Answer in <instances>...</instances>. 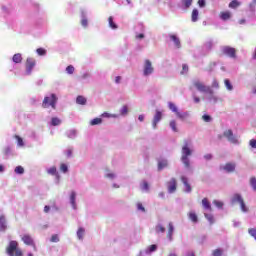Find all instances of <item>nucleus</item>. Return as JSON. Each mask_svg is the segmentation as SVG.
<instances>
[{"label": "nucleus", "instance_id": "f257e3e1", "mask_svg": "<svg viewBox=\"0 0 256 256\" xmlns=\"http://www.w3.org/2000/svg\"><path fill=\"white\" fill-rule=\"evenodd\" d=\"M192 155H193V150L191 149V142H189V140H184V144L182 146L181 161L187 169L191 167V162L189 161V157H191Z\"/></svg>", "mask_w": 256, "mask_h": 256}, {"label": "nucleus", "instance_id": "f03ea898", "mask_svg": "<svg viewBox=\"0 0 256 256\" xmlns=\"http://www.w3.org/2000/svg\"><path fill=\"white\" fill-rule=\"evenodd\" d=\"M6 253L9 256H23V251L19 248V243L15 240L9 242Z\"/></svg>", "mask_w": 256, "mask_h": 256}, {"label": "nucleus", "instance_id": "7ed1b4c3", "mask_svg": "<svg viewBox=\"0 0 256 256\" xmlns=\"http://www.w3.org/2000/svg\"><path fill=\"white\" fill-rule=\"evenodd\" d=\"M57 105V96L55 94H51V96H46L42 102V107L47 109L48 107H52V109H56Z\"/></svg>", "mask_w": 256, "mask_h": 256}, {"label": "nucleus", "instance_id": "20e7f679", "mask_svg": "<svg viewBox=\"0 0 256 256\" xmlns=\"http://www.w3.org/2000/svg\"><path fill=\"white\" fill-rule=\"evenodd\" d=\"M192 84L197 89V91H200V93H213L211 87L205 86V84L199 80H194Z\"/></svg>", "mask_w": 256, "mask_h": 256}, {"label": "nucleus", "instance_id": "39448f33", "mask_svg": "<svg viewBox=\"0 0 256 256\" xmlns=\"http://www.w3.org/2000/svg\"><path fill=\"white\" fill-rule=\"evenodd\" d=\"M232 203H239L241 207V211L243 213H247L249 211V208L245 205V201H243V197H241V194H235L232 198Z\"/></svg>", "mask_w": 256, "mask_h": 256}, {"label": "nucleus", "instance_id": "423d86ee", "mask_svg": "<svg viewBox=\"0 0 256 256\" xmlns=\"http://www.w3.org/2000/svg\"><path fill=\"white\" fill-rule=\"evenodd\" d=\"M223 135L228 139L229 143H232L233 145H237L239 143L237 136L233 135V130H226Z\"/></svg>", "mask_w": 256, "mask_h": 256}, {"label": "nucleus", "instance_id": "0eeeda50", "mask_svg": "<svg viewBox=\"0 0 256 256\" xmlns=\"http://www.w3.org/2000/svg\"><path fill=\"white\" fill-rule=\"evenodd\" d=\"M153 71H155V69L153 68V64L150 62V60H145L143 70V74L145 75V77L151 75Z\"/></svg>", "mask_w": 256, "mask_h": 256}, {"label": "nucleus", "instance_id": "6e6552de", "mask_svg": "<svg viewBox=\"0 0 256 256\" xmlns=\"http://www.w3.org/2000/svg\"><path fill=\"white\" fill-rule=\"evenodd\" d=\"M224 55H227L228 57H231L232 59H235L237 57V50L233 47L225 46L223 48Z\"/></svg>", "mask_w": 256, "mask_h": 256}, {"label": "nucleus", "instance_id": "1a4fd4ad", "mask_svg": "<svg viewBox=\"0 0 256 256\" xmlns=\"http://www.w3.org/2000/svg\"><path fill=\"white\" fill-rule=\"evenodd\" d=\"M36 64H37V62L35 61V59L27 58V60H26L27 75H31V72L33 71V67H35Z\"/></svg>", "mask_w": 256, "mask_h": 256}, {"label": "nucleus", "instance_id": "9d476101", "mask_svg": "<svg viewBox=\"0 0 256 256\" xmlns=\"http://www.w3.org/2000/svg\"><path fill=\"white\" fill-rule=\"evenodd\" d=\"M168 193H175L177 191V179L171 178L170 181L167 182Z\"/></svg>", "mask_w": 256, "mask_h": 256}, {"label": "nucleus", "instance_id": "9b49d317", "mask_svg": "<svg viewBox=\"0 0 256 256\" xmlns=\"http://www.w3.org/2000/svg\"><path fill=\"white\" fill-rule=\"evenodd\" d=\"M163 119V112L156 110V114L154 115L153 122H152V127L153 129H157V123Z\"/></svg>", "mask_w": 256, "mask_h": 256}, {"label": "nucleus", "instance_id": "f8f14e48", "mask_svg": "<svg viewBox=\"0 0 256 256\" xmlns=\"http://www.w3.org/2000/svg\"><path fill=\"white\" fill-rule=\"evenodd\" d=\"M22 241L25 245H28L30 247H35V241H33V238L29 234L23 235Z\"/></svg>", "mask_w": 256, "mask_h": 256}, {"label": "nucleus", "instance_id": "ddd939ff", "mask_svg": "<svg viewBox=\"0 0 256 256\" xmlns=\"http://www.w3.org/2000/svg\"><path fill=\"white\" fill-rule=\"evenodd\" d=\"M180 179H181L183 185L186 187L185 192L186 193H191L192 188H191V184H189V179H187V177H185V176H181Z\"/></svg>", "mask_w": 256, "mask_h": 256}, {"label": "nucleus", "instance_id": "4468645a", "mask_svg": "<svg viewBox=\"0 0 256 256\" xmlns=\"http://www.w3.org/2000/svg\"><path fill=\"white\" fill-rule=\"evenodd\" d=\"M235 167H236L235 163L228 162L225 164L223 169L224 171H226V173H234Z\"/></svg>", "mask_w": 256, "mask_h": 256}, {"label": "nucleus", "instance_id": "2eb2a0df", "mask_svg": "<svg viewBox=\"0 0 256 256\" xmlns=\"http://www.w3.org/2000/svg\"><path fill=\"white\" fill-rule=\"evenodd\" d=\"M202 207L206 210V211H213V208L211 207V202L209 201V199L204 198L202 200Z\"/></svg>", "mask_w": 256, "mask_h": 256}, {"label": "nucleus", "instance_id": "dca6fc26", "mask_svg": "<svg viewBox=\"0 0 256 256\" xmlns=\"http://www.w3.org/2000/svg\"><path fill=\"white\" fill-rule=\"evenodd\" d=\"M176 117L178 119H180V121H186L187 119H189V112H180V111H178L176 113Z\"/></svg>", "mask_w": 256, "mask_h": 256}, {"label": "nucleus", "instance_id": "f3484780", "mask_svg": "<svg viewBox=\"0 0 256 256\" xmlns=\"http://www.w3.org/2000/svg\"><path fill=\"white\" fill-rule=\"evenodd\" d=\"M173 231H175V228L173 227V223L170 222L168 224V233H167V239H169V241H173Z\"/></svg>", "mask_w": 256, "mask_h": 256}, {"label": "nucleus", "instance_id": "a211bd4d", "mask_svg": "<svg viewBox=\"0 0 256 256\" xmlns=\"http://www.w3.org/2000/svg\"><path fill=\"white\" fill-rule=\"evenodd\" d=\"M219 17L220 19H222V21H229V19H231V12L229 11L220 12Z\"/></svg>", "mask_w": 256, "mask_h": 256}, {"label": "nucleus", "instance_id": "6ab92c4d", "mask_svg": "<svg viewBox=\"0 0 256 256\" xmlns=\"http://www.w3.org/2000/svg\"><path fill=\"white\" fill-rule=\"evenodd\" d=\"M0 231H7V220L3 215L0 216Z\"/></svg>", "mask_w": 256, "mask_h": 256}, {"label": "nucleus", "instance_id": "aec40b11", "mask_svg": "<svg viewBox=\"0 0 256 256\" xmlns=\"http://www.w3.org/2000/svg\"><path fill=\"white\" fill-rule=\"evenodd\" d=\"M76 197H77V194L75 192H71L70 203L73 209H77V203L75 202Z\"/></svg>", "mask_w": 256, "mask_h": 256}, {"label": "nucleus", "instance_id": "412c9836", "mask_svg": "<svg viewBox=\"0 0 256 256\" xmlns=\"http://www.w3.org/2000/svg\"><path fill=\"white\" fill-rule=\"evenodd\" d=\"M191 19L193 23H197V21L199 20V10L197 9L192 10Z\"/></svg>", "mask_w": 256, "mask_h": 256}, {"label": "nucleus", "instance_id": "4be33fe9", "mask_svg": "<svg viewBox=\"0 0 256 256\" xmlns=\"http://www.w3.org/2000/svg\"><path fill=\"white\" fill-rule=\"evenodd\" d=\"M188 217L192 223H197L199 221V217H197V214L195 212H189Z\"/></svg>", "mask_w": 256, "mask_h": 256}, {"label": "nucleus", "instance_id": "5701e85b", "mask_svg": "<svg viewBox=\"0 0 256 256\" xmlns=\"http://www.w3.org/2000/svg\"><path fill=\"white\" fill-rule=\"evenodd\" d=\"M48 175H55L59 179V173L57 172V167L52 166L47 170Z\"/></svg>", "mask_w": 256, "mask_h": 256}, {"label": "nucleus", "instance_id": "b1692460", "mask_svg": "<svg viewBox=\"0 0 256 256\" xmlns=\"http://www.w3.org/2000/svg\"><path fill=\"white\" fill-rule=\"evenodd\" d=\"M171 41H173L178 49H181V40L175 35L170 36Z\"/></svg>", "mask_w": 256, "mask_h": 256}, {"label": "nucleus", "instance_id": "393cba45", "mask_svg": "<svg viewBox=\"0 0 256 256\" xmlns=\"http://www.w3.org/2000/svg\"><path fill=\"white\" fill-rule=\"evenodd\" d=\"M76 103L78 105H85L87 103V98L86 97H83V96H78L76 98Z\"/></svg>", "mask_w": 256, "mask_h": 256}, {"label": "nucleus", "instance_id": "a878e982", "mask_svg": "<svg viewBox=\"0 0 256 256\" xmlns=\"http://www.w3.org/2000/svg\"><path fill=\"white\" fill-rule=\"evenodd\" d=\"M168 107H169L170 111H173V113H175L176 115H177V113H179V109H177V106L175 105V103L169 102Z\"/></svg>", "mask_w": 256, "mask_h": 256}, {"label": "nucleus", "instance_id": "bb28decb", "mask_svg": "<svg viewBox=\"0 0 256 256\" xmlns=\"http://www.w3.org/2000/svg\"><path fill=\"white\" fill-rule=\"evenodd\" d=\"M12 61H14V63H21V61H23V57L19 53L14 54Z\"/></svg>", "mask_w": 256, "mask_h": 256}, {"label": "nucleus", "instance_id": "cd10ccee", "mask_svg": "<svg viewBox=\"0 0 256 256\" xmlns=\"http://www.w3.org/2000/svg\"><path fill=\"white\" fill-rule=\"evenodd\" d=\"M239 5H241V2H239L237 0H233L229 3L230 9H237V7H239Z\"/></svg>", "mask_w": 256, "mask_h": 256}, {"label": "nucleus", "instance_id": "c85d7f7f", "mask_svg": "<svg viewBox=\"0 0 256 256\" xmlns=\"http://www.w3.org/2000/svg\"><path fill=\"white\" fill-rule=\"evenodd\" d=\"M51 125L52 127H57V125H61V120L57 117H53L51 119Z\"/></svg>", "mask_w": 256, "mask_h": 256}, {"label": "nucleus", "instance_id": "c756f323", "mask_svg": "<svg viewBox=\"0 0 256 256\" xmlns=\"http://www.w3.org/2000/svg\"><path fill=\"white\" fill-rule=\"evenodd\" d=\"M212 256H223V249L217 248L212 251Z\"/></svg>", "mask_w": 256, "mask_h": 256}, {"label": "nucleus", "instance_id": "7c9ffc66", "mask_svg": "<svg viewBox=\"0 0 256 256\" xmlns=\"http://www.w3.org/2000/svg\"><path fill=\"white\" fill-rule=\"evenodd\" d=\"M108 23H109V27H111V29H117L118 28L117 24H115V22H113V17L112 16H110L108 18Z\"/></svg>", "mask_w": 256, "mask_h": 256}, {"label": "nucleus", "instance_id": "2f4dec72", "mask_svg": "<svg viewBox=\"0 0 256 256\" xmlns=\"http://www.w3.org/2000/svg\"><path fill=\"white\" fill-rule=\"evenodd\" d=\"M224 85L228 89V91H233V85L231 84V81H229V79L224 80Z\"/></svg>", "mask_w": 256, "mask_h": 256}, {"label": "nucleus", "instance_id": "473e14b6", "mask_svg": "<svg viewBox=\"0 0 256 256\" xmlns=\"http://www.w3.org/2000/svg\"><path fill=\"white\" fill-rule=\"evenodd\" d=\"M17 175H23L25 173V169L22 166H17L14 170Z\"/></svg>", "mask_w": 256, "mask_h": 256}, {"label": "nucleus", "instance_id": "72a5a7b5", "mask_svg": "<svg viewBox=\"0 0 256 256\" xmlns=\"http://www.w3.org/2000/svg\"><path fill=\"white\" fill-rule=\"evenodd\" d=\"M204 217L207 219V221H209L211 225L215 223V219L213 218V215L205 213Z\"/></svg>", "mask_w": 256, "mask_h": 256}, {"label": "nucleus", "instance_id": "f704fd0d", "mask_svg": "<svg viewBox=\"0 0 256 256\" xmlns=\"http://www.w3.org/2000/svg\"><path fill=\"white\" fill-rule=\"evenodd\" d=\"M182 5H184L186 9H189V7L193 5V0H182Z\"/></svg>", "mask_w": 256, "mask_h": 256}, {"label": "nucleus", "instance_id": "c9c22d12", "mask_svg": "<svg viewBox=\"0 0 256 256\" xmlns=\"http://www.w3.org/2000/svg\"><path fill=\"white\" fill-rule=\"evenodd\" d=\"M170 127H171L172 131H174V133H177V131H179L177 129V122L175 120L170 121Z\"/></svg>", "mask_w": 256, "mask_h": 256}, {"label": "nucleus", "instance_id": "e433bc0d", "mask_svg": "<svg viewBox=\"0 0 256 256\" xmlns=\"http://www.w3.org/2000/svg\"><path fill=\"white\" fill-rule=\"evenodd\" d=\"M167 167V160H162L158 163V169L161 171V169H165Z\"/></svg>", "mask_w": 256, "mask_h": 256}, {"label": "nucleus", "instance_id": "4c0bfd02", "mask_svg": "<svg viewBox=\"0 0 256 256\" xmlns=\"http://www.w3.org/2000/svg\"><path fill=\"white\" fill-rule=\"evenodd\" d=\"M101 123H103V120L101 118H94L90 122L91 125H101Z\"/></svg>", "mask_w": 256, "mask_h": 256}, {"label": "nucleus", "instance_id": "58836bf2", "mask_svg": "<svg viewBox=\"0 0 256 256\" xmlns=\"http://www.w3.org/2000/svg\"><path fill=\"white\" fill-rule=\"evenodd\" d=\"M83 235H85V229L79 228L78 231H77L78 239H83Z\"/></svg>", "mask_w": 256, "mask_h": 256}, {"label": "nucleus", "instance_id": "ea45409f", "mask_svg": "<svg viewBox=\"0 0 256 256\" xmlns=\"http://www.w3.org/2000/svg\"><path fill=\"white\" fill-rule=\"evenodd\" d=\"M66 72H67L69 75H73V73H75V67H73V65L67 66Z\"/></svg>", "mask_w": 256, "mask_h": 256}, {"label": "nucleus", "instance_id": "a19ab883", "mask_svg": "<svg viewBox=\"0 0 256 256\" xmlns=\"http://www.w3.org/2000/svg\"><path fill=\"white\" fill-rule=\"evenodd\" d=\"M250 185L254 189V191H256V178H255V176H252L250 178Z\"/></svg>", "mask_w": 256, "mask_h": 256}, {"label": "nucleus", "instance_id": "79ce46f5", "mask_svg": "<svg viewBox=\"0 0 256 256\" xmlns=\"http://www.w3.org/2000/svg\"><path fill=\"white\" fill-rule=\"evenodd\" d=\"M248 233H249V235H251V237H253V239H255V241H256V228H250V229H248Z\"/></svg>", "mask_w": 256, "mask_h": 256}, {"label": "nucleus", "instance_id": "37998d69", "mask_svg": "<svg viewBox=\"0 0 256 256\" xmlns=\"http://www.w3.org/2000/svg\"><path fill=\"white\" fill-rule=\"evenodd\" d=\"M60 171H62V173H67V171H69V167L67 166V164L62 163L60 165Z\"/></svg>", "mask_w": 256, "mask_h": 256}, {"label": "nucleus", "instance_id": "c03bdc74", "mask_svg": "<svg viewBox=\"0 0 256 256\" xmlns=\"http://www.w3.org/2000/svg\"><path fill=\"white\" fill-rule=\"evenodd\" d=\"M36 53L40 56L47 55V50H45V48H38Z\"/></svg>", "mask_w": 256, "mask_h": 256}, {"label": "nucleus", "instance_id": "a18cd8bd", "mask_svg": "<svg viewBox=\"0 0 256 256\" xmlns=\"http://www.w3.org/2000/svg\"><path fill=\"white\" fill-rule=\"evenodd\" d=\"M188 72H189V66L187 64H183L181 75H185V73H188Z\"/></svg>", "mask_w": 256, "mask_h": 256}, {"label": "nucleus", "instance_id": "49530a36", "mask_svg": "<svg viewBox=\"0 0 256 256\" xmlns=\"http://www.w3.org/2000/svg\"><path fill=\"white\" fill-rule=\"evenodd\" d=\"M51 243H59V235L54 234L50 239Z\"/></svg>", "mask_w": 256, "mask_h": 256}, {"label": "nucleus", "instance_id": "de8ad7c7", "mask_svg": "<svg viewBox=\"0 0 256 256\" xmlns=\"http://www.w3.org/2000/svg\"><path fill=\"white\" fill-rule=\"evenodd\" d=\"M155 229H156V233H165V227L161 225H157Z\"/></svg>", "mask_w": 256, "mask_h": 256}, {"label": "nucleus", "instance_id": "09e8293b", "mask_svg": "<svg viewBox=\"0 0 256 256\" xmlns=\"http://www.w3.org/2000/svg\"><path fill=\"white\" fill-rule=\"evenodd\" d=\"M15 139H17L19 147H23V145H25V143L23 142V138H21L20 136L16 135Z\"/></svg>", "mask_w": 256, "mask_h": 256}, {"label": "nucleus", "instance_id": "8fccbe9b", "mask_svg": "<svg viewBox=\"0 0 256 256\" xmlns=\"http://www.w3.org/2000/svg\"><path fill=\"white\" fill-rule=\"evenodd\" d=\"M102 117H107V118H113V119H115V118H117V114H110V113H107V112H104L103 114H102Z\"/></svg>", "mask_w": 256, "mask_h": 256}, {"label": "nucleus", "instance_id": "3c124183", "mask_svg": "<svg viewBox=\"0 0 256 256\" xmlns=\"http://www.w3.org/2000/svg\"><path fill=\"white\" fill-rule=\"evenodd\" d=\"M120 113L121 115H127L129 113V108L127 106H123Z\"/></svg>", "mask_w": 256, "mask_h": 256}, {"label": "nucleus", "instance_id": "603ef678", "mask_svg": "<svg viewBox=\"0 0 256 256\" xmlns=\"http://www.w3.org/2000/svg\"><path fill=\"white\" fill-rule=\"evenodd\" d=\"M202 119H203V121H205V123H210V121H211V116H209V115H207V114H204V115L202 116Z\"/></svg>", "mask_w": 256, "mask_h": 256}, {"label": "nucleus", "instance_id": "864d4df0", "mask_svg": "<svg viewBox=\"0 0 256 256\" xmlns=\"http://www.w3.org/2000/svg\"><path fill=\"white\" fill-rule=\"evenodd\" d=\"M212 88L213 89H219V82L217 81V79H214L212 81Z\"/></svg>", "mask_w": 256, "mask_h": 256}, {"label": "nucleus", "instance_id": "5fc2aeb1", "mask_svg": "<svg viewBox=\"0 0 256 256\" xmlns=\"http://www.w3.org/2000/svg\"><path fill=\"white\" fill-rule=\"evenodd\" d=\"M137 209H138V211H142V213H145V207L143 206V204L141 202H139L137 204Z\"/></svg>", "mask_w": 256, "mask_h": 256}, {"label": "nucleus", "instance_id": "6e6d98bb", "mask_svg": "<svg viewBox=\"0 0 256 256\" xmlns=\"http://www.w3.org/2000/svg\"><path fill=\"white\" fill-rule=\"evenodd\" d=\"M149 253H153V251H157V245L152 244L148 248Z\"/></svg>", "mask_w": 256, "mask_h": 256}, {"label": "nucleus", "instance_id": "4d7b16f0", "mask_svg": "<svg viewBox=\"0 0 256 256\" xmlns=\"http://www.w3.org/2000/svg\"><path fill=\"white\" fill-rule=\"evenodd\" d=\"M142 189L143 191H149V183H147L146 181H144L142 183Z\"/></svg>", "mask_w": 256, "mask_h": 256}, {"label": "nucleus", "instance_id": "13d9d810", "mask_svg": "<svg viewBox=\"0 0 256 256\" xmlns=\"http://www.w3.org/2000/svg\"><path fill=\"white\" fill-rule=\"evenodd\" d=\"M213 203L214 205H216V207H218V209H221L223 207V202L221 201L214 200Z\"/></svg>", "mask_w": 256, "mask_h": 256}, {"label": "nucleus", "instance_id": "bf43d9fd", "mask_svg": "<svg viewBox=\"0 0 256 256\" xmlns=\"http://www.w3.org/2000/svg\"><path fill=\"white\" fill-rule=\"evenodd\" d=\"M249 145H250V147H252V149H256V140L255 139H251L249 141Z\"/></svg>", "mask_w": 256, "mask_h": 256}, {"label": "nucleus", "instance_id": "052dcab7", "mask_svg": "<svg viewBox=\"0 0 256 256\" xmlns=\"http://www.w3.org/2000/svg\"><path fill=\"white\" fill-rule=\"evenodd\" d=\"M206 49H213V42L209 41L205 43Z\"/></svg>", "mask_w": 256, "mask_h": 256}, {"label": "nucleus", "instance_id": "680f3d73", "mask_svg": "<svg viewBox=\"0 0 256 256\" xmlns=\"http://www.w3.org/2000/svg\"><path fill=\"white\" fill-rule=\"evenodd\" d=\"M81 25H82V27H87V25H88L87 19L83 18V19L81 20Z\"/></svg>", "mask_w": 256, "mask_h": 256}, {"label": "nucleus", "instance_id": "e2e57ef3", "mask_svg": "<svg viewBox=\"0 0 256 256\" xmlns=\"http://www.w3.org/2000/svg\"><path fill=\"white\" fill-rule=\"evenodd\" d=\"M204 159H206V161H211V159H213V155L206 154V155H204Z\"/></svg>", "mask_w": 256, "mask_h": 256}, {"label": "nucleus", "instance_id": "0e129e2a", "mask_svg": "<svg viewBox=\"0 0 256 256\" xmlns=\"http://www.w3.org/2000/svg\"><path fill=\"white\" fill-rule=\"evenodd\" d=\"M72 155H73V150L68 149V150L66 151V157H71Z\"/></svg>", "mask_w": 256, "mask_h": 256}, {"label": "nucleus", "instance_id": "69168bd1", "mask_svg": "<svg viewBox=\"0 0 256 256\" xmlns=\"http://www.w3.org/2000/svg\"><path fill=\"white\" fill-rule=\"evenodd\" d=\"M199 7H205V0H198Z\"/></svg>", "mask_w": 256, "mask_h": 256}, {"label": "nucleus", "instance_id": "338daca9", "mask_svg": "<svg viewBox=\"0 0 256 256\" xmlns=\"http://www.w3.org/2000/svg\"><path fill=\"white\" fill-rule=\"evenodd\" d=\"M50 209H51V207L45 206L44 207V213H49Z\"/></svg>", "mask_w": 256, "mask_h": 256}, {"label": "nucleus", "instance_id": "774afa93", "mask_svg": "<svg viewBox=\"0 0 256 256\" xmlns=\"http://www.w3.org/2000/svg\"><path fill=\"white\" fill-rule=\"evenodd\" d=\"M115 83H121V76H117L115 78Z\"/></svg>", "mask_w": 256, "mask_h": 256}]
</instances>
